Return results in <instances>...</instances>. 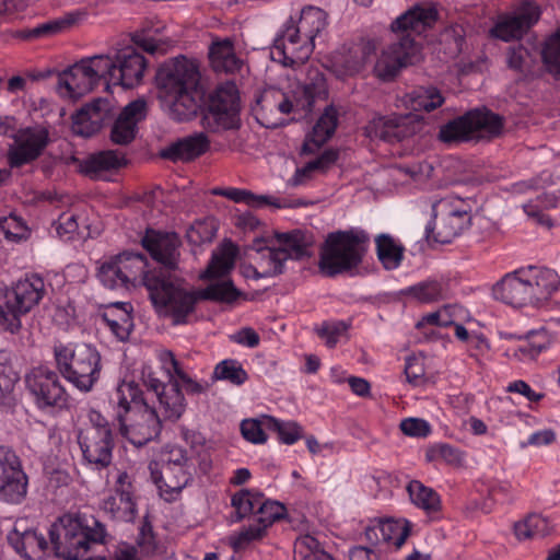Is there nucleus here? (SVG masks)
<instances>
[{"mask_svg":"<svg viewBox=\"0 0 560 560\" xmlns=\"http://www.w3.org/2000/svg\"><path fill=\"white\" fill-rule=\"evenodd\" d=\"M314 47L315 44L308 37L285 22L273 40L270 56L273 61L292 67L308 60Z\"/></svg>","mask_w":560,"mask_h":560,"instance_id":"obj_18","label":"nucleus"},{"mask_svg":"<svg viewBox=\"0 0 560 560\" xmlns=\"http://www.w3.org/2000/svg\"><path fill=\"white\" fill-rule=\"evenodd\" d=\"M9 540L14 550L25 560H42L48 549L46 538L36 529L11 534Z\"/></svg>","mask_w":560,"mask_h":560,"instance_id":"obj_40","label":"nucleus"},{"mask_svg":"<svg viewBox=\"0 0 560 560\" xmlns=\"http://www.w3.org/2000/svg\"><path fill=\"white\" fill-rule=\"evenodd\" d=\"M183 438L190 446V455L179 445L167 444L158 459L149 463L151 479L161 498L168 502L178 497L196 472L207 474L212 466L210 446L200 433L185 430Z\"/></svg>","mask_w":560,"mask_h":560,"instance_id":"obj_1","label":"nucleus"},{"mask_svg":"<svg viewBox=\"0 0 560 560\" xmlns=\"http://www.w3.org/2000/svg\"><path fill=\"white\" fill-rule=\"evenodd\" d=\"M307 255V242L300 231L276 234L268 241L255 240L248 253L254 265L243 266L247 278H269L283 271L288 259H300Z\"/></svg>","mask_w":560,"mask_h":560,"instance_id":"obj_5","label":"nucleus"},{"mask_svg":"<svg viewBox=\"0 0 560 560\" xmlns=\"http://www.w3.org/2000/svg\"><path fill=\"white\" fill-rule=\"evenodd\" d=\"M101 317L119 341H126L129 338L133 327L131 305L129 303H112L105 306Z\"/></svg>","mask_w":560,"mask_h":560,"instance_id":"obj_36","label":"nucleus"},{"mask_svg":"<svg viewBox=\"0 0 560 560\" xmlns=\"http://www.w3.org/2000/svg\"><path fill=\"white\" fill-rule=\"evenodd\" d=\"M54 357L59 373L80 392H91L100 380L101 354L95 347L60 342L54 347Z\"/></svg>","mask_w":560,"mask_h":560,"instance_id":"obj_7","label":"nucleus"},{"mask_svg":"<svg viewBox=\"0 0 560 560\" xmlns=\"http://www.w3.org/2000/svg\"><path fill=\"white\" fill-rule=\"evenodd\" d=\"M31 236V229L26 222L15 214L0 217V241L20 243Z\"/></svg>","mask_w":560,"mask_h":560,"instance_id":"obj_53","label":"nucleus"},{"mask_svg":"<svg viewBox=\"0 0 560 560\" xmlns=\"http://www.w3.org/2000/svg\"><path fill=\"white\" fill-rule=\"evenodd\" d=\"M60 202L65 209L60 210L52 225L60 238L69 241L73 238L79 228L86 222V207L70 197L62 198Z\"/></svg>","mask_w":560,"mask_h":560,"instance_id":"obj_32","label":"nucleus"},{"mask_svg":"<svg viewBox=\"0 0 560 560\" xmlns=\"http://www.w3.org/2000/svg\"><path fill=\"white\" fill-rule=\"evenodd\" d=\"M294 560H336L312 535H302L294 542Z\"/></svg>","mask_w":560,"mask_h":560,"instance_id":"obj_54","label":"nucleus"},{"mask_svg":"<svg viewBox=\"0 0 560 560\" xmlns=\"http://www.w3.org/2000/svg\"><path fill=\"white\" fill-rule=\"evenodd\" d=\"M213 377L218 381H228L233 385H243L248 375L240 362L226 359L219 362L213 371Z\"/></svg>","mask_w":560,"mask_h":560,"instance_id":"obj_59","label":"nucleus"},{"mask_svg":"<svg viewBox=\"0 0 560 560\" xmlns=\"http://www.w3.org/2000/svg\"><path fill=\"white\" fill-rule=\"evenodd\" d=\"M49 536L58 558L78 560L84 557L92 544L104 542L106 530L97 521H88L74 514H65L51 524Z\"/></svg>","mask_w":560,"mask_h":560,"instance_id":"obj_6","label":"nucleus"},{"mask_svg":"<svg viewBox=\"0 0 560 560\" xmlns=\"http://www.w3.org/2000/svg\"><path fill=\"white\" fill-rule=\"evenodd\" d=\"M460 307L457 305H446L435 312L428 313L421 317L416 324L417 328L425 326L447 327L455 323L457 313Z\"/></svg>","mask_w":560,"mask_h":560,"instance_id":"obj_61","label":"nucleus"},{"mask_svg":"<svg viewBox=\"0 0 560 560\" xmlns=\"http://www.w3.org/2000/svg\"><path fill=\"white\" fill-rule=\"evenodd\" d=\"M550 532V522L541 514H529L514 524V534L518 540L544 537Z\"/></svg>","mask_w":560,"mask_h":560,"instance_id":"obj_50","label":"nucleus"},{"mask_svg":"<svg viewBox=\"0 0 560 560\" xmlns=\"http://www.w3.org/2000/svg\"><path fill=\"white\" fill-rule=\"evenodd\" d=\"M109 63L105 71L106 89L110 86H121L124 89H133L143 81L148 62L135 47L125 46L114 49L103 55Z\"/></svg>","mask_w":560,"mask_h":560,"instance_id":"obj_13","label":"nucleus"},{"mask_svg":"<svg viewBox=\"0 0 560 560\" xmlns=\"http://www.w3.org/2000/svg\"><path fill=\"white\" fill-rule=\"evenodd\" d=\"M125 164V159L116 151H103L93 154L80 163V171L94 179H107L106 172L117 170Z\"/></svg>","mask_w":560,"mask_h":560,"instance_id":"obj_43","label":"nucleus"},{"mask_svg":"<svg viewBox=\"0 0 560 560\" xmlns=\"http://www.w3.org/2000/svg\"><path fill=\"white\" fill-rule=\"evenodd\" d=\"M390 124L387 131H383L381 140L394 142L402 141L413 135L420 132L423 127V118L407 114V115H389Z\"/></svg>","mask_w":560,"mask_h":560,"instance_id":"obj_44","label":"nucleus"},{"mask_svg":"<svg viewBox=\"0 0 560 560\" xmlns=\"http://www.w3.org/2000/svg\"><path fill=\"white\" fill-rule=\"evenodd\" d=\"M182 288L188 292L189 294H192L195 298V301L198 299L200 300H211L215 302L226 303L231 304L235 302L241 295V291H238L231 281H219L209 284L203 290L192 292L185 289L183 285ZM196 302H194L195 304Z\"/></svg>","mask_w":560,"mask_h":560,"instance_id":"obj_49","label":"nucleus"},{"mask_svg":"<svg viewBox=\"0 0 560 560\" xmlns=\"http://www.w3.org/2000/svg\"><path fill=\"white\" fill-rule=\"evenodd\" d=\"M103 509L113 518L131 522L136 517L137 504L132 494L131 479L127 472H119L116 479L115 493L103 501Z\"/></svg>","mask_w":560,"mask_h":560,"instance_id":"obj_26","label":"nucleus"},{"mask_svg":"<svg viewBox=\"0 0 560 560\" xmlns=\"http://www.w3.org/2000/svg\"><path fill=\"white\" fill-rule=\"evenodd\" d=\"M77 438L86 466L101 470L112 463L113 435L100 434L95 430H79Z\"/></svg>","mask_w":560,"mask_h":560,"instance_id":"obj_25","label":"nucleus"},{"mask_svg":"<svg viewBox=\"0 0 560 560\" xmlns=\"http://www.w3.org/2000/svg\"><path fill=\"white\" fill-rule=\"evenodd\" d=\"M236 255V246L230 241L223 242L213 252L208 268L200 275V278L213 279L224 277L233 269Z\"/></svg>","mask_w":560,"mask_h":560,"instance_id":"obj_46","label":"nucleus"},{"mask_svg":"<svg viewBox=\"0 0 560 560\" xmlns=\"http://www.w3.org/2000/svg\"><path fill=\"white\" fill-rule=\"evenodd\" d=\"M407 491L411 502L427 513H435L440 510L441 498L432 488L412 480L408 483Z\"/></svg>","mask_w":560,"mask_h":560,"instance_id":"obj_51","label":"nucleus"},{"mask_svg":"<svg viewBox=\"0 0 560 560\" xmlns=\"http://www.w3.org/2000/svg\"><path fill=\"white\" fill-rule=\"evenodd\" d=\"M160 369L171 383H182L187 393L199 394L203 392V386L191 378L184 370L182 363L175 358L174 353L167 349H159L155 353Z\"/></svg>","mask_w":560,"mask_h":560,"instance_id":"obj_34","label":"nucleus"},{"mask_svg":"<svg viewBox=\"0 0 560 560\" xmlns=\"http://www.w3.org/2000/svg\"><path fill=\"white\" fill-rule=\"evenodd\" d=\"M86 18V12L75 10L62 16L43 22L22 33L23 38H49L69 31Z\"/></svg>","mask_w":560,"mask_h":560,"instance_id":"obj_39","label":"nucleus"},{"mask_svg":"<svg viewBox=\"0 0 560 560\" xmlns=\"http://www.w3.org/2000/svg\"><path fill=\"white\" fill-rule=\"evenodd\" d=\"M217 233V223L213 218L198 220L187 230L188 242L194 246H199L212 242Z\"/></svg>","mask_w":560,"mask_h":560,"instance_id":"obj_62","label":"nucleus"},{"mask_svg":"<svg viewBox=\"0 0 560 560\" xmlns=\"http://www.w3.org/2000/svg\"><path fill=\"white\" fill-rule=\"evenodd\" d=\"M128 289L143 282L150 300L160 316L183 324L194 310L195 298L182 288V283L162 272L149 273L148 261L139 253L125 252L116 256Z\"/></svg>","mask_w":560,"mask_h":560,"instance_id":"obj_2","label":"nucleus"},{"mask_svg":"<svg viewBox=\"0 0 560 560\" xmlns=\"http://www.w3.org/2000/svg\"><path fill=\"white\" fill-rule=\"evenodd\" d=\"M425 455L430 462H441L454 467H459L465 462L464 452L447 443L432 444Z\"/></svg>","mask_w":560,"mask_h":560,"instance_id":"obj_57","label":"nucleus"},{"mask_svg":"<svg viewBox=\"0 0 560 560\" xmlns=\"http://www.w3.org/2000/svg\"><path fill=\"white\" fill-rule=\"evenodd\" d=\"M112 109V103L105 98H96L84 105L72 117L73 132L83 137L96 133L109 119Z\"/></svg>","mask_w":560,"mask_h":560,"instance_id":"obj_28","label":"nucleus"},{"mask_svg":"<svg viewBox=\"0 0 560 560\" xmlns=\"http://www.w3.org/2000/svg\"><path fill=\"white\" fill-rule=\"evenodd\" d=\"M147 102L142 98L130 102L120 112L112 127L110 138L117 144H127L135 139L138 124L147 116Z\"/></svg>","mask_w":560,"mask_h":560,"instance_id":"obj_29","label":"nucleus"},{"mask_svg":"<svg viewBox=\"0 0 560 560\" xmlns=\"http://www.w3.org/2000/svg\"><path fill=\"white\" fill-rule=\"evenodd\" d=\"M28 478L16 453L0 446V500L20 503L27 494Z\"/></svg>","mask_w":560,"mask_h":560,"instance_id":"obj_17","label":"nucleus"},{"mask_svg":"<svg viewBox=\"0 0 560 560\" xmlns=\"http://www.w3.org/2000/svg\"><path fill=\"white\" fill-rule=\"evenodd\" d=\"M338 125V112L334 106H327L316 124L307 133L303 143V152L312 153L325 144L335 133Z\"/></svg>","mask_w":560,"mask_h":560,"instance_id":"obj_38","label":"nucleus"},{"mask_svg":"<svg viewBox=\"0 0 560 560\" xmlns=\"http://www.w3.org/2000/svg\"><path fill=\"white\" fill-rule=\"evenodd\" d=\"M213 194L252 208L271 207L282 209L291 207V203L287 199L273 195H255L249 190L241 188L215 189Z\"/></svg>","mask_w":560,"mask_h":560,"instance_id":"obj_41","label":"nucleus"},{"mask_svg":"<svg viewBox=\"0 0 560 560\" xmlns=\"http://www.w3.org/2000/svg\"><path fill=\"white\" fill-rule=\"evenodd\" d=\"M436 19L435 8L415 5L393 21L392 32L401 34V37L377 56L374 65L375 75L383 81H388L394 79L402 68L420 62L423 58L422 48L411 36L420 35L432 27Z\"/></svg>","mask_w":560,"mask_h":560,"instance_id":"obj_3","label":"nucleus"},{"mask_svg":"<svg viewBox=\"0 0 560 560\" xmlns=\"http://www.w3.org/2000/svg\"><path fill=\"white\" fill-rule=\"evenodd\" d=\"M119 422L122 435L136 446L144 445L161 431V420L148 404L122 417Z\"/></svg>","mask_w":560,"mask_h":560,"instance_id":"obj_19","label":"nucleus"},{"mask_svg":"<svg viewBox=\"0 0 560 560\" xmlns=\"http://www.w3.org/2000/svg\"><path fill=\"white\" fill-rule=\"evenodd\" d=\"M369 235L360 229L338 231L327 236L320 269L334 276L357 267L368 249Z\"/></svg>","mask_w":560,"mask_h":560,"instance_id":"obj_9","label":"nucleus"},{"mask_svg":"<svg viewBox=\"0 0 560 560\" xmlns=\"http://www.w3.org/2000/svg\"><path fill=\"white\" fill-rule=\"evenodd\" d=\"M262 495L249 490H241L232 497V506L240 517H245L256 511L259 513Z\"/></svg>","mask_w":560,"mask_h":560,"instance_id":"obj_63","label":"nucleus"},{"mask_svg":"<svg viewBox=\"0 0 560 560\" xmlns=\"http://www.w3.org/2000/svg\"><path fill=\"white\" fill-rule=\"evenodd\" d=\"M502 118L486 109H475L441 126L439 140L447 143L477 141L500 135Z\"/></svg>","mask_w":560,"mask_h":560,"instance_id":"obj_11","label":"nucleus"},{"mask_svg":"<svg viewBox=\"0 0 560 560\" xmlns=\"http://www.w3.org/2000/svg\"><path fill=\"white\" fill-rule=\"evenodd\" d=\"M471 207L468 200L446 196L431 205L432 221L425 226L428 242L448 244L470 224Z\"/></svg>","mask_w":560,"mask_h":560,"instance_id":"obj_10","label":"nucleus"},{"mask_svg":"<svg viewBox=\"0 0 560 560\" xmlns=\"http://www.w3.org/2000/svg\"><path fill=\"white\" fill-rule=\"evenodd\" d=\"M209 59L217 72L234 73L242 67L230 38H215L209 47Z\"/></svg>","mask_w":560,"mask_h":560,"instance_id":"obj_42","label":"nucleus"},{"mask_svg":"<svg viewBox=\"0 0 560 560\" xmlns=\"http://www.w3.org/2000/svg\"><path fill=\"white\" fill-rule=\"evenodd\" d=\"M240 96L234 82L220 84L210 95L202 125L211 131L235 128L238 124Z\"/></svg>","mask_w":560,"mask_h":560,"instance_id":"obj_14","label":"nucleus"},{"mask_svg":"<svg viewBox=\"0 0 560 560\" xmlns=\"http://www.w3.org/2000/svg\"><path fill=\"white\" fill-rule=\"evenodd\" d=\"M539 16L538 5L523 2L512 13L499 16L490 31L491 36L503 42L517 39L538 21Z\"/></svg>","mask_w":560,"mask_h":560,"instance_id":"obj_21","label":"nucleus"},{"mask_svg":"<svg viewBox=\"0 0 560 560\" xmlns=\"http://www.w3.org/2000/svg\"><path fill=\"white\" fill-rule=\"evenodd\" d=\"M303 97L296 100V106H301L304 110H311L313 104L319 100H326L328 89L325 78L317 74L311 83L302 86Z\"/></svg>","mask_w":560,"mask_h":560,"instance_id":"obj_58","label":"nucleus"},{"mask_svg":"<svg viewBox=\"0 0 560 560\" xmlns=\"http://www.w3.org/2000/svg\"><path fill=\"white\" fill-rule=\"evenodd\" d=\"M411 532V523L406 518H376L364 530L366 540L372 546L384 545L388 550H399Z\"/></svg>","mask_w":560,"mask_h":560,"instance_id":"obj_20","label":"nucleus"},{"mask_svg":"<svg viewBox=\"0 0 560 560\" xmlns=\"http://www.w3.org/2000/svg\"><path fill=\"white\" fill-rule=\"evenodd\" d=\"M283 505L276 501H265L262 498L257 523L250 524L232 536L234 548L242 549L249 542L264 536L266 528L283 514Z\"/></svg>","mask_w":560,"mask_h":560,"instance_id":"obj_30","label":"nucleus"},{"mask_svg":"<svg viewBox=\"0 0 560 560\" xmlns=\"http://www.w3.org/2000/svg\"><path fill=\"white\" fill-rule=\"evenodd\" d=\"M110 402L119 419L133 412L136 409L144 408L147 405L142 392L135 381L122 380L118 383L110 397Z\"/></svg>","mask_w":560,"mask_h":560,"instance_id":"obj_35","label":"nucleus"},{"mask_svg":"<svg viewBox=\"0 0 560 560\" xmlns=\"http://www.w3.org/2000/svg\"><path fill=\"white\" fill-rule=\"evenodd\" d=\"M445 102L441 91L434 86H420L413 91L398 96L395 103L397 108L410 109L413 112L430 113L441 107Z\"/></svg>","mask_w":560,"mask_h":560,"instance_id":"obj_33","label":"nucleus"},{"mask_svg":"<svg viewBox=\"0 0 560 560\" xmlns=\"http://www.w3.org/2000/svg\"><path fill=\"white\" fill-rule=\"evenodd\" d=\"M45 293L40 277L30 276L20 279L0 291V330L15 334L20 330L21 316L35 307Z\"/></svg>","mask_w":560,"mask_h":560,"instance_id":"obj_8","label":"nucleus"},{"mask_svg":"<svg viewBox=\"0 0 560 560\" xmlns=\"http://www.w3.org/2000/svg\"><path fill=\"white\" fill-rule=\"evenodd\" d=\"M542 60L549 72L560 73V30L550 35L542 48Z\"/></svg>","mask_w":560,"mask_h":560,"instance_id":"obj_64","label":"nucleus"},{"mask_svg":"<svg viewBox=\"0 0 560 560\" xmlns=\"http://www.w3.org/2000/svg\"><path fill=\"white\" fill-rule=\"evenodd\" d=\"M376 49L375 39L362 38L335 51L327 59L325 67L339 79L353 77L365 68Z\"/></svg>","mask_w":560,"mask_h":560,"instance_id":"obj_16","label":"nucleus"},{"mask_svg":"<svg viewBox=\"0 0 560 560\" xmlns=\"http://www.w3.org/2000/svg\"><path fill=\"white\" fill-rule=\"evenodd\" d=\"M108 61L103 55L82 58L70 66L58 77L57 91L63 98L77 100L90 93L102 81L105 83V71Z\"/></svg>","mask_w":560,"mask_h":560,"instance_id":"obj_12","label":"nucleus"},{"mask_svg":"<svg viewBox=\"0 0 560 560\" xmlns=\"http://www.w3.org/2000/svg\"><path fill=\"white\" fill-rule=\"evenodd\" d=\"M210 145V141L202 132L184 137L170 144L163 152V156L172 161H191L203 154Z\"/></svg>","mask_w":560,"mask_h":560,"instance_id":"obj_37","label":"nucleus"},{"mask_svg":"<svg viewBox=\"0 0 560 560\" xmlns=\"http://www.w3.org/2000/svg\"><path fill=\"white\" fill-rule=\"evenodd\" d=\"M270 415H260L257 418L244 419L241 422L242 436L249 443L261 445L268 441L267 424Z\"/></svg>","mask_w":560,"mask_h":560,"instance_id":"obj_56","label":"nucleus"},{"mask_svg":"<svg viewBox=\"0 0 560 560\" xmlns=\"http://www.w3.org/2000/svg\"><path fill=\"white\" fill-rule=\"evenodd\" d=\"M48 143V131L45 127L34 126L21 128L13 137L9 159L13 166H20L38 158Z\"/></svg>","mask_w":560,"mask_h":560,"instance_id":"obj_22","label":"nucleus"},{"mask_svg":"<svg viewBox=\"0 0 560 560\" xmlns=\"http://www.w3.org/2000/svg\"><path fill=\"white\" fill-rule=\"evenodd\" d=\"M377 256L387 270L397 269L402 259L404 247L394 237L382 234L376 238Z\"/></svg>","mask_w":560,"mask_h":560,"instance_id":"obj_52","label":"nucleus"},{"mask_svg":"<svg viewBox=\"0 0 560 560\" xmlns=\"http://www.w3.org/2000/svg\"><path fill=\"white\" fill-rule=\"evenodd\" d=\"M492 296L514 307L534 305L525 266L505 273L492 287Z\"/></svg>","mask_w":560,"mask_h":560,"instance_id":"obj_24","label":"nucleus"},{"mask_svg":"<svg viewBox=\"0 0 560 560\" xmlns=\"http://www.w3.org/2000/svg\"><path fill=\"white\" fill-rule=\"evenodd\" d=\"M267 421L269 422L267 429L276 432L279 442L282 444L293 445L303 436V428L296 421L281 420L272 416H270V419H267Z\"/></svg>","mask_w":560,"mask_h":560,"instance_id":"obj_55","label":"nucleus"},{"mask_svg":"<svg viewBox=\"0 0 560 560\" xmlns=\"http://www.w3.org/2000/svg\"><path fill=\"white\" fill-rule=\"evenodd\" d=\"M534 306L547 302L560 291V277L556 270L538 265L525 266Z\"/></svg>","mask_w":560,"mask_h":560,"instance_id":"obj_31","label":"nucleus"},{"mask_svg":"<svg viewBox=\"0 0 560 560\" xmlns=\"http://www.w3.org/2000/svg\"><path fill=\"white\" fill-rule=\"evenodd\" d=\"M287 23L314 43L315 37L326 27V13L316 7L304 8L298 19L290 18Z\"/></svg>","mask_w":560,"mask_h":560,"instance_id":"obj_45","label":"nucleus"},{"mask_svg":"<svg viewBox=\"0 0 560 560\" xmlns=\"http://www.w3.org/2000/svg\"><path fill=\"white\" fill-rule=\"evenodd\" d=\"M182 383H171L156 393L161 412L165 419L177 420L186 409V400L179 388Z\"/></svg>","mask_w":560,"mask_h":560,"instance_id":"obj_48","label":"nucleus"},{"mask_svg":"<svg viewBox=\"0 0 560 560\" xmlns=\"http://www.w3.org/2000/svg\"><path fill=\"white\" fill-rule=\"evenodd\" d=\"M200 73L194 60L178 57L164 63L156 73L159 98L164 112L176 121L192 118L202 100Z\"/></svg>","mask_w":560,"mask_h":560,"instance_id":"obj_4","label":"nucleus"},{"mask_svg":"<svg viewBox=\"0 0 560 560\" xmlns=\"http://www.w3.org/2000/svg\"><path fill=\"white\" fill-rule=\"evenodd\" d=\"M141 242L154 260L167 268L177 266L180 240L176 233L147 230Z\"/></svg>","mask_w":560,"mask_h":560,"instance_id":"obj_27","label":"nucleus"},{"mask_svg":"<svg viewBox=\"0 0 560 560\" xmlns=\"http://www.w3.org/2000/svg\"><path fill=\"white\" fill-rule=\"evenodd\" d=\"M293 110V104L283 92L270 88L266 89L253 106L256 120L266 128L283 126L285 115Z\"/></svg>","mask_w":560,"mask_h":560,"instance_id":"obj_23","label":"nucleus"},{"mask_svg":"<svg viewBox=\"0 0 560 560\" xmlns=\"http://www.w3.org/2000/svg\"><path fill=\"white\" fill-rule=\"evenodd\" d=\"M25 386L37 408L42 410H60L69 405V395L59 376L47 366H36L26 373Z\"/></svg>","mask_w":560,"mask_h":560,"instance_id":"obj_15","label":"nucleus"},{"mask_svg":"<svg viewBox=\"0 0 560 560\" xmlns=\"http://www.w3.org/2000/svg\"><path fill=\"white\" fill-rule=\"evenodd\" d=\"M97 278L101 283L109 289H128L127 282L125 281L121 268L117 261L116 256L104 261L97 272Z\"/></svg>","mask_w":560,"mask_h":560,"instance_id":"obj_60","label":"nucleus"},{"mask_svg":"<svg viewBox=\"0 0 560 560\" xmlns=\"http://www.w3.org/2000/svg\"><path fill=\"white\" fill-rule=\"evenodd\" d=\"M560 205V191L546 192L536 200L523 205V210L528 219L535 223L551 229L555 226L553 220L545 213V210L555 209Z\"/></svg>","mask_w":560,"mask_h":560,"instance_id":"obj_47","label":"nucleus"}]
</instances>
